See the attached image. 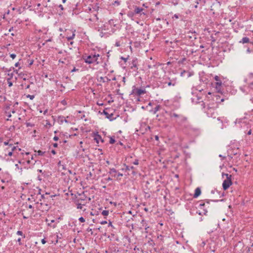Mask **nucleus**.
<instances>
[{"label":"nucleus","mask_w":253,"mask_h":253,"mask_svg":"<svg viewBox=\"0 0 253 253\" xmlns=\"http://www.w3.org/2000/svg\"><path fill=\"white\" fill-rule=\"evenodd\" d=\"M3 144L4 145H8L10 147H12V144H9V141H4L3 142Z\"/></svg>","instance_id":"42"},{"label":"nucleus","mask_w":253,"mask_h":253,"mask_svg":"<svg viewBox=\"0 0 253 253\" xmlns=\"http://www.w3.org/2000/svg\"><path fill=\"white\" fill-rule=\"evenodd\" d=\"M51 153L53 154V155H55L56 154V151L54 150H52L51 151Z\"/></svg>","instance_id":"62"},{"label":"nucleus","mask_w":253,"mask_h":253,"mask_svg":"<svg viewBox=\"0 0 253 253\" xmlns=\"http://www.w3.org/2000/svg\"><path fill=\"white\" fill-rule=\"evenodd\" d=\"M165 192V194L164 195V199L166 201L167 200H169L170 198V193H169V191H168V192H167V191H164Z\"/></svg>","instance_id":"21"},{"label":"nucleus","mask_w":253,"mask_h":253,"mask_svg":"<svg viewBox=\"0 0 253 253\" xmlns=\"http://www.w3.org/2000/svg\"><path fill=\"white\" fill-rule=\"evenodd\" d=\"M170 119L172 121H174L177 125L181 126L183 125H184L187 121V118L185 116H183L181 114H178L174 112L173 111H170L169 112H167Z\"/></svg>","instance_id":"2"},{"label":"nucleus","mask_w":253,"mask_h":253,"mask_svg":"<svg viewBox=\"0 0 253 253\" xmlns=\"http://www.w3.org/2000/svg\"><path fill=\"white\" fill-rule=\"evenodd\" d=\"M225 196L224 191H211V198L214 202L223 201L222 198Z\"/></svg>","instance_id":"6"},{"label":"nucleus","mask_w":253,"mask_h":253,"mask_svg":"<svg viewBox=\"0 0 253 253\" xmlns=\"http://www.w3.org/2000/svg\"><path fill=\"white\" fill-rule=\"evenodd\" d=\"M61 104L63 105H67V102L65 100H63L61 101Z\"/></svg>","instance_id":"48"},{"label":"nucleus","mask_w":253,"mask_h":253,"mask_svg":"<svg viewBox=\"0 0 253 253\" xmlns=\"http://www.w3.org/2000/svg\"><path fill=\"white\" fill-rule=\"evenodd\" d=\"M17 150H18V151H20L21 150V149L19 148H17V147H16V146H13V147H12L11 151H12L13 153H14L15 151H16Z\"/></svg>","instance_id":"33"},{"label":"nucleus","mask_w":253,"mask_h":253,"mask_svg":"<svg viewBox=\"0 0 253 253\" xmlns=\"http://www.w3.org/2000/svg\"><path fill=\"white\" fill-rule=\"evenodd\" d=\"M123 176V174L122 173H121L120 172H117V178H118L119 176Z\"/></svg>","instance_id":"53"},{"label":"nucleus","mask_w":253,"mask_h":253,"mask_svg":"<svg viewBox=\"0 0 253 253\" xmlns=\"http://www.w3.org/2000/svg\"><path fill=\"white\" fill-rule=\"evenodd\" d=\"M216 108V103L212 104L211 106L208 105L207 107H205V112L209 117L215 119L217 116Z\"/></svg>","instance_id":"4"},{"label":"nucleus","mask_w":253,"mask_h":253,"mask_svg":"<svg viewBox=\"0 0 253 253\" xmlns=\"http://www.w3.org/2000/svg\"><path fill=\"white\" fill-rule=\"evenodd\" d=\"M133 164L135 165H138L139 164V161L138 159H135V161L133 162Z\"/></svg>","instance_id":"45"},{"label":"nucleus","mask_w":253,"mask_h":253,"mask_svg":"<svg viewBox=\"0 0 253 253\" xmlns=\"http://www.w3.org/2000/svg\"><path fill=\"white\" fill-rule=\"evenodd\" d=\"M146 91L145 89L138 88L133 86L131 94L137 96H140L141 95L146 93Z\"/></svg>","instance_id":"10"},{"label":"nucleus","mask_w":253,"mask_h":253,"mask_svg":"<svg viewBox=\"0 0 253 253\" xmlns=\"http://www.w3.org/2000/svg\"><path fill=\"white\" fill-rule=\"evenodd\" d=\"M240 89L243 92H246L251 95L250 100L253 103V81L249 84L248 86L242 87Z\"/></svg>","instance_id":"7"},{"label":"nucleus","mask_w":253,"mask_h":253,"mask_svg":"<svg viewBox=\"0 0 253 253\" xmlns=\"http://www.w3.org/2000/svg\"><path fill=\"white\" fill-rule=\"evenodd\" d=\"M115 142V140L114 137H111L110 138L109 143L110 144H114Z\"/></svg>","instance_id":"35"},{"label":"nucleus","mask_w":253,"mask_h":253,"mask_svg":"<svg viewBox=\"0 0 253 253\" xmlns=\"http://www.w3.org/2000/svg\"><path fill=\"white\" fill-rule=\"evenodd\" d=\"M137 67V63L136 60H133L132 61V66H131V68H135Z\"/></svg>","instance_id":"31"},{"label":"nucleus","mask_w":253,"mask_h":253,"mask_svg":"<svg viewBox=\"0 0 253 253\" xmlns=\"http://www.w3.org/2000/svg\"><path fill=\"white\" fill-rule=\"evenodd\" d=\"M41 242H42V244H44L46 242V240H45V239H42V240Z\"/></svg>","instance_id":"57"},{"label":"nucleus","mask_w":253,"mask_h":253,"mask_svg":"<svg viewBox=\"0 0 253 253\" xmlns=\"http://www.w3.org/2000/svg\"><path fill=\"white\" fill-rule=\"evenodd\" d=\"M17 234L18 235H20V236H23L24 238H25V235L23 234L22 231H20V230H19L17 232Z\"/></svg>","instance_id":"37"},{"label":"nucleus","mask_w":253,"mask_h":253,"mask_svg":"<svg viewBox=\"0 0 253 253\" xmlns=\"http://www.w3.org/2000/svg\"><path fill=\"white\" fill-rule=\"evenodd\" d=\"M134 12L135 14H139L140 15H142V14L145 15L146 14L145 13L143 12V11L144 10V9L143 8L138 7L137 6H134Z\"/></svg>","instance_id":"16"},{"label":"nucleus","mask_w":253,"mask_h":253,"mask_svg":"<svg viewBox=\"0 0 253 253\" xmlns=\"http://www.w3.org/2000/svg\"><path fill=\"white\" fill-rule=\"evenodd\" d=\"M75 34L74 32V33H73L72 36L67 37V39L68 41L72 40L75 38Z\"/></svg>","instance_id":"32"},{"label":"nucleus","mask_w":253,"mask_h":253,"mask_svg":"<svg viewBox=\"0 0 253 253\" xmlns=\"http://www.w3.org/2000/svg\"><path fill=\"white\" fill-rule=\"evenodd\" d=\"M226 176V179L223 181L222 183V187L224 190H226L227 188L229 187V186L232 184L231 181V175L229 174H224L222 173V177L224 178V176Z\"/></svg>","instance_id":"8"},{"label":"nucleus","mask_w":253,"mask_h":253,"mask_svg":"<svg viewBox=\"0 0 253 253\" xmlns=\"http://www.w3.org/2000/svg\"><path fill=\"white\" fill-rule=\"evenodd\" d=\"M125 169L126 171L131 170L132 171V173L133 175H135L136 174V171L134 170V167H133V166L129 167V166H126V165H125Z\"/></svg>","instance_id":"18"},{"label":"nucleus","mask_w":253,"mask_h":253,"mask_svg":"<svg viewBox=\"0 0 253 253\" xmlns=\"http://www.w3.org/2000/svg\"><path fill=\"white\" fill-rule=\"evenodd\" d=\"M201 194V191H195V193L193 196V198H197Z\"/></svg>","instance_id":"27"},{"label":"nucleus","mask_w":253,"mask_h":253,"mask_svg":"<svg viewBox=\"0 0 253 253\" xmlns=\"http://www.w3.org/2000/svg\"><path fill=\"white\" fill-rule=\"evenodd\" d=\"M101 214L104 216L105 217V216H107L109 214V211L108 210H104L102 212H101Z\"/></svg>","instance_id":"30"},{"label":"nucleus","mask_w":253,"mask_h":253,"mask_svg":"<svg viewBox=\"0 0 253 253\" xmlns=\"http://www.w3.org/2000/svg\"><path fill=\"white\" fill-rule=\"evenodd\" d=\"M68 191L66 193L67 195H71L74 202L82 203H89L91 199L85 194L84 191Z\"/></svg>","instance_id":"1"},{"label":"nucleus","mask_w":253,"mask_h":253,"mask_svg":"<svg viewBox=\"0 0 253 253\" xmlns=\"http://www.w3.org/2000/svg\"><path fill=\"white\" fill-rule=\"evenodd\" d=\"M89 214V215H90L91 216H93L94 215H97L98 214V213H95V212H93L92 211L90 212Z\"/></svg>","instance_id":"51"},{"label":"nucleus","mask_w":253,"mask_h":253,"mask_svg":"<svg viewBox=\"0 0 253 253\" xmlns=\"http://www.w3.org/2000/svg\"><path fill=\"white\" fill-rule=\"evenodd\" d=\"M95 139L96 140V142L98 143V141L99 139H101V137L99 135H97L95 138Z\"/></svg>","instance_id":"39"},{"label":"nucleus","mask_w":253,"mask_h":253,"mask_svg":"<svg viewBox=\"0 0 253 253\" xmlns=\"http://www.w3.org/2000/svg\"><path fill=\"white\" fill-rule=\"evenodd\" d=\"M103 113L105 115L106 117L111 121L114 120L116 118L113 117L114 115L112 113H109L105 110H103Z\"/></svg>","instance_id":"14"},{"label":"nucleus","mask_w":253,"mask_h":253,"mask_svg":"<svg viewBox=\"0 0 253 253\" xmlns=\"http://www.w3.org/2000/svg\"><path fill=\"white\" fill-rule=\"evenodd\" d=\"M38 191V194L40 195V197L42 199H47L48 198V197H50L51 198H52L53 197L56 196V194L54 195H50V193L46 192L45 194H44V192L45 191Z\"/></svg>","instance_id":"12"},{"label":"nucleus","mask_w":253,"mask_h":253,"mask_svg":"<svg viewBox=\"0 0 253 253\" xmlns=\"http://www.w3.org/2000/svg\"><path fill=\"white\" fill-rule=\"evenodd\" d=\"M25 207L26 209H28L29 210H34V208L31 205H29L28 206H26Z\"/></svg>","instance_id":"40"},{"label":"nucleus","mask_w":253,"mask_h":253,"mask_svg":"<svg viewBox=\"0 0 253 253\" xmlns=\"http://www.w3.org/2000/svg\"><path fill=\"white\" fill-rule=\"evenodd\" d=\"M141 223L142 224V226L143 227H146L148 225L146 220H145L144 219L142 220Z\"/></svg>","instance_id":"34"},{"label":"nucleus","mask_w":253,"mask_h":253,"mask_svg":"<svg viewBox=\"0 0 253 253\" xmlns=\"http://www.w3.org/2000/svg\"><path fill=\"white\" fill-rule=\"evenodd\" d=\"M100 57V55L99 54H90L89 55H84L83 58L84 61L88 64H98L99 61H98V58Z\"/></svg>","instance_id":"3"},{"label":"nucleus","mask_w":253,"mask_h":253,"mask_svg":"<svg viewBox=\"0 0 253 253\" xmlns=\"http://www.w3.org/2000/svg\"><path fill=\"white\" fill-rule=\"evenodd\" d=\"M7 83L9 86H11L12 85V83L10 81V79H7Z\"/></svg>","instance_id":"44"},{"label":"nucleus","mask_w":253,"mask_h":253,"mask_svg":"<svg viewBox=\"0 0 253 253\" xmlns=\"http://www.w3.org/2000/svg\"><path fill=\"white\" fill-rule=\"evenodd\" d=\"M238 148L233 149L231 148L228 150V156L230 159L232 158V155H235L237 154Z\"/></svg>","instance_id":"13"},{"label":"nucleus","mask_w":253,"mask_h":253,"mask_svg":"<svg viewBox=\"0 0 253 253\" xmlns=\"http://www.w3.org/2000/svg\"><path fill=\"white\" fill-rule=\"evenodd\" d=\"M143 195L145 199H148L150 197L151 195L149 192H146L145 191L143 192Z\"/></svg>","instance_id":"28"},{"label":"nucleus","mask_w":253,"mask_h":253,"mask_svg":"<svg viewBox=\"0 0 253 253\" xmlns=\"http://www.w3.org/2000/svg\"><path fill=\"white\" fill-rule=\"evenodd\" d=\"M23 211L26 213V215L30 217L34 213V210L26 209V210H23Z\"/></svg>","instance_id":"19"},{"label":"nucleus","mask_w":253,"mask_h":253,"mask_svg":"<svg viewBox=\"0 0 253 253\" xmlns=\"http://www.w3.org/2000/svg\"><path fill=\"white\" fill-rule=\"evenodd\" d=\"M253 79V76L252 75H250L248 78L245 79L244 82L245 83H248V81H251Z\"/></svg>","instance_id":"25"},{"label":"nucleus","mask_w":253,"mask_h":253,"mask_svg":"<svg viewBox=\"0 0 253 253\" xmlns=\"http://www.w3.org/2000/svg\"><path fill=\"white\" fill-rule=\"evenodd\" d=\"M68 118H69L68 116H67L66 118L65 117H64L63 116H59L58 117L57 121L59 124H62L64 122H65L67 124H69L70 122L67 119Z\"/></svg>","instance_id":"15"},{"label":"nucleus","mask_w":253,"mask_h":253,"mask_svg":"<svg viewBox=\"0 0 253 253\" xmlns=\"http://www.w3.org/2000/svg\"><path fill=\"white\" fill-rule=\"evenodd\" d=\"M77 70H78V69H76L75 67H74V68H73V70H72L71 72H73L76 71H77Z\"/></svg>","instance_id":"64"},{"label":"nucleus","mask_w":253,"mask_h":253,"mask_svg":"<svg viewBox=\"0 0 253 253\" xmlns=\"http://www.w3.org/2000/svg\"><path fill=\"white\" fill-rule=\"evenodd\" d=\"M100 81H102L103 83H108L109 82L110 80L107 77H100Z\"/></svg>","instance_id":"24"},{"label":"nucleus","mask_w":253,"mask_h":253,"mask_svg":"<svg viewBox=\"0 0 253 253\" xmlns=\"http://www.w3.org/2000/svg\"><path fill=\"white\" fill-rule=\"evenodd\" d=\"M117 172L118 171L114 168L111 169L109 171V173L111 175V176L114 177H117Z\"/></svg>","instance_id":"20"},{"label":"nucleus","mask_w":253,"mask_h":253,"mask_svg":"<svg viewBox=\"0 0 253 253\" xmlns=\"http://www.w3.org/2000/svg\"><path fill=\"white\" fill-rule=\"evenodd\" d=\"M79 220L81 222H85V219H84V218L83 217H80L79 218Z\"/></svg>","instance_id":"43"},{"label":"nucleus","mask_w":253,"mask_h":253,"mask_svg":"<svg viewBox=\"0 0 253 253\" xmlns=\"http://www.w3.org/2000/svg\"><path fill=\"white\" fill-rule=\"evenodd\" d=\"M249 42H250L249 38L246 37L243 38V39H242V41H240V42H242L243 43H246Z\"/></svg>","instance_id":"23"},{"label":"nucleus","mask_w":253,"mask_h":253,"mask_svg":"<svg viewBox=\"0 0 253 253\" xmlns=\"http://www.w3.org/2000/svg\"><path fill=\"white\" fill-rule=\"evenodd\" d=\"M53 146L54 147L56 148L58 146V144L56 143H53Z\"/></svg>","instance_id":"61"},{"label":"nucleus","mask_w":253,"mask_h":253,"mask_svg":"<svg viewBox=\"0 0 253 253\" xmlns=\"http://www.w3.org/2000/svg\"><path fill=\"white\" fill-rule=\"evenodd\" d=\"M205 206V204L204 203L200 204L199 207L201 209L203 210V211H197V212L199 214H200V215L206 214V213L208 212L206 210L204 209V207Z\"/></svg>","instance_id":"17"},{"label":"nucleus","mask_w":253,"mask_h":253,"mask_svg":"<svg viewBox=\"0 0 253 253\" xmlns=\"http://www.w3.org/2000/svg\"><path fill=\"white\" fill-rule=\"evenodd\" d=\"M121 59L124 60L125 62H126L127 60V58H125V57H121Z\"/></svg>","instance_id":"54"},{"label":"nucleus","mask_w":253,"mask_h":253,"mask_svg":"<svg viewBox=\"0 0 253 253\" xmlns=\"http://www.w3.org/2000/svg\"><path fill=\"white\" fill-rule=\"evenodd\" d=\"M88 20L90 22H92L90 23L92 26H95L96 25H98L99 18L97 16V13L96 12L93 14L92 16H90L88 18Z\"/></svg>","instance_id":"11"},{"label":"nucleus","mask_w":253,"mask_h":253,"mask_svg":"<svg viewBox=\"0 0 253 253\" xmlns=\"http://www.w3.org/2000/svg\"><path fill=\"white\" fill-rule=\"evenodd\" d=\"M107 221H106V220L102 221L100 222V224H102V225H104V224H107Z\"/></svg>","instance_id":"52"},{"label":"nucleus","mask_w":253,"mask_h":253,"mask_svg":"<svg viewBox=\"0 0 253 253\" xmlns=\"http://www.w3.org/2000/svg\"><path fill=\"white\" fill-rule=\"evenodd\" d=\"M22 214L23 215V218L24 219H28L29 217V216H28V215H26V213L24 212L23 211Z\"/></svg>","instance_id":"38"},{"label":"nucleus","mask_w":253,"mask_h":253,"mask_svg":"<svg viewBox=\"0 0 253 253\" xmlns=\"http://www.w3.org/2000/svg\"><path fill=\"white\" fill-rule=\"evenodd\" d=\"M54 221H55V220H53H53H50V222H48V223H47L48 226H50V227H52V228H55V227L56 226V225L55 224H53V225H52V223H54Z\"/></svg>","instance_id":"26"},{"label":"nucleus","mask_w":253,"mask_h":253,"mask_svg":"<svg viewBox=\"0 0 253 253\" xmlns=\"http://www.w3.org/2000/svg\"><path fill=\"white\" fill-rule=\"evenodd\" d=\"M252 134V130L251 129H250L248 132H247V134L248 135H251Z\"/></svg>","instance_id":"63"},{"label":"nucleus","mask_w":253,"mask_h":253,"mask_svg":"<svg viewBox=\"0 0 253 253\" xmlns=\"http://www.w3.org/2000/svg\"><path fill=\"white\" fill-rule=\"evenodd\" d=\"M113 4L119 5L120 4V2L119 1H114V2L113 3Z\"/></svg>","instance_id":"49"},{"label":"nucleus","mask_w":253,"mask_h":253,"mask_svg":"<svg viewBox=\"0 0 253 253\" xmlns=\"http://www.w3.org/2000/svg\"><path fill=\"white\" fill-rule=\"evenodd\" d=\"M27 98H29L31 100H33L35 98V96L33 95L28 94L27 95Z\"/></svg>","instance_id":"41"},{"label":"nucleus","mask_w":253,"mask_h":253,"mask_svg":"<svg viewBox=\"0 0 253 253\" xmlns=\"http://www.w3.org/2000/svg\"><path fill=\"white\" fill-rule=\"evenodd\" d=\"M215 82L212 83L211 84L215 88L217 92L222 93L223 90L224 84L222 83L221 77L215 76L214 77Z\"/></svg>","instance_id":"5"},{"label":"nucleus","mask_w":253,"mask_h":253,"mask_svg":"<svg viewBox=\"0 0 253 253\" xmlns=\"http://www.w3.org/2000/svg\"><path fill=\"white\" fill-rule=\"evenodd\" d=\"M219 157H220L221 158V160H224L225 158V156H223L222 155H219Z\"/></svg>","instance_id":"60"},{"label":"nucleus","mask_w":253,"mask_h":253,"mask_svg":"<svg viewBox=\"0 0 253 253\" xmlns=\"http://www.w3.org/2000/svg\"><path fill=\"white\" fill-rule=\"evenodd\" d=\"M176 84V82L174 80H170V82L168 83L169 86L172 85L174 86Z\"/></svg>","instance_id":"29"},{"label":"nucleus","mask_w":253,"mask_h":253,"mask_svg":"<svg viewBox=\"0 0 253 253\" xmlns=\"http://www.w3.org/2000/svg\"><path fill=\"white\" fill-rule=\"evenodd\" d=\"M38 155L39 156H43L45 153V152L42 151L41 150H39L37 151Z\"/></svg>","instance_id":"36"},{"label":"nucleus","mask_w":253,"mask_h":253,"mask_svg":"<svg viewBox=\"0 0 253 253\" xmlns=\"http://www.w3.org/2000/svg\"><path fill=\"white\" fill-rule=\"evenodd\" d=\"M115 46L117 47H119L121 46V43L119 41H117L115 43Z\"/></svg>","instance_id":"46"},{"label":"nucleus","mask_w":253,"mask_h":253,"mask_svg":"<svg viewBox=\"0 0 253 253\" xmlns=\"http://www.w3.org/2000/svg\"><path fill=\"white\" fill-rule=\"evenodd\" d=\"M75 204L76 205L77 209H80L82 210L83 211V214L84 215V216H88V212L86 211V209H84V207L86 206L87 204L88 203H82L80 202H74Z\"/></svg>","instance_id":"9"},{"label":"nucleus","mask_w":253,"mask_h":253,"mask_svg":"<svg viewBox=\"0 0 253 253\" xmlns=\"http://www.w3.org/2000/svg\"><path fill=\"white\" fill-rule=\"evenodd\" d=\"M16 56V55L14 53L10 54V57H11L13 59H14Z\"/></svg>","instance_id":"47"},{"label":"nucleus","mask_w":253,"mask_h":253,"mask_svg":"<svg viewBox=\"0 0 253 253\" xmlns=\"http://www.w3.org/2000/svg\"><path fill=\"white\" fill-rule=\"evenodd\" d=\"M13 153V152L12 151H9V152H8L7 155L9 156H11L12 155Z\"/></svg>","instance_id":"56"},{"label":"nucleus","mask_w":253,"mask_h":253,"mask_svg":"<svg viewBox=\"0 0 253 253\" xmlns=\"http://www.w3.org/2000/svg\"><path fill=\"white\" fill-rule=\"evenodd\" d=\"M161 106L160 105H158L154 108V109L151 110L150 111L153 113V114H155L160 109Z\"/></svg>","instance_id":"22"},{"label":"nucleus","mask_w":253,"mask_h":253,"mask_svg":"<svg viewBox=\"0 0 253 253\" xmlns=\"http://www.w3.org/2000/svg\"><path fill=\"white\" fill-rule=\"evenodd\" d=\"M58 139H59V137H58V136H55L53 137V140H54V141H57V140H58Z\"/></svg>","instance_id":"55"},{"label":"nucleus","mask_w":253,"mask_h":253,"mask_svg":"<svg viewBox=\"0 0 253 253\" xmlns=\"http://www.w3.org/2000/svg\"><path fill=\"white\" fill-rule=\"evenodd\" d=\"M33 64V60H30L29 62V65L31 66Z\"/></svg>","instance_id":"59"},{"label":"nucleus","mask_w":253,"mask_h":253,"mask_svg":"<svg viewBox=\"0 0 253 253\" xmlns=\"http://www.w3.org/2000/svg\"><path fill=\"white\" fill-rule=\"evenodd\" d=\"M59 7L60 8V9H61V10H64V7H63V5H62L60 4V5H59Z\"/></svg>","instance_id":"58"},{"label":"nucleus","mask_w":253,"mask_h":253,"mask_svg":"<svg viewBox=\"0 0 253 253\" xmlns=\"http://www.w3.org/2000/svg\"><path fill=\"white\" fill-rule=\"evenodd\" d=\"M127 16L129 17H131L133 16V13L131 12H129L128 14H127Z\"/></svg>","instance_id":"50"}]
</instances>
